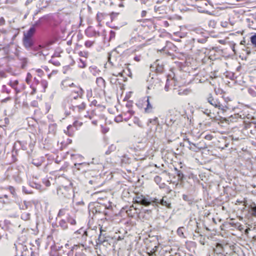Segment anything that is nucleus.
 <instances>
[{
  "label": "nucleus",
  "mask_w": 256,
  "mask_h": 256,
  "mask_svg": "<svg viewBox=\"0 0 256 256\" xmlns=\"http://www.w3.org/2000/svg\"><path fill=\"white\" fill-rule=\"evenodd\" d=\"M134 202L144 206H148L150 204L154 206L155 205H158V204H160L168 208H172L171 203L167 200L166 197H163L162 198L159 200L156 198H152L149 196L146 198L144 196L140 195L136 198Z\"/></svg>",
  "instance_id": "1"
},
{
  "label": "nucleus",
  "mask_w": 256,
  "mask_h": 256,
  "mask_svg": "<svg viewBox=\"0 0 256 256\" xmlns=\"http://www.w3.org/2000/svg\"><path fill=\"white\" fill-rule=\"evenodd\" d=\"M22 43L24 48L28 50H32L34 52H37L44 48V46L40 44L36 46L34 38L23 36Z\"/></svg>",
  "instance_id": "2"
},
{
  "label": "nucleus",
  "mask_w": 256,
  "mask_h": 256,
  "mask_svg": "<svg viewBox=\"0 0 256 256\" xmlns=\"http://www.w3.org/2000/svg\"><path fill=\"white\" fill-rule=\"evenodd\" d=\"M207 101L215 108L221 110L222 112H226L228 109L226 104H221L218 99L214 98L211 94H209L207 98Z\"/></svg>",
  "instance_id": "3"
},
{
  "label": "nucleus",
  "mask_w": 256,
  "mask_h": 256,
  "mask_svg": "<svg viewBox=\"0 0 256 256\" xmlns=\"http://www.w3.org/2000/svg\"><path fill=\"white\" fill-rule=\"evenodd\" d=\"M84 91L80 88H77L76 90L72 92L64 100H67V102H72V100H76L81 102L82 100V96Z\"/></svg>",
  "instance_id": "4"
},
{
  "label": "nucleus",
  "mask_w": 256,
  "mask_h": 256,
  "mask_svg": "<svg viewBox=\"0 0 256 256\" xmlns=\"http://www.w3.org/2000/svg\"><path fill=\"white\" fill-rule=\"evenodd\" d=\"M80 103V102L74 100L72 102H69L68 104L67 100H64L63 106L66 110L65 112L66 114H70L72 111L74 112Z\"/></svg>",
  "instance_id": "5"
},
{
  "label": "nucleus",
  "mask_w": 256,
  "mask_h": 256,
  "mask_svg": "<svg viewBox=\"0 0 256 256\" xmlns=\"http://www.w3.org/2000/svg\"><path fill=\"white\" fill-rule=\"evenodd\" d=\"M182 118H185V117L184 118L182 116H180L178 117L175 116L173 118H168L166 122V125L168 126H176L178 125L179 121Z\"/></svg>",
  "instance_id": "6"
},
{
  "label": "nucleus",
  "mask_w": 256,
  "mask_h": 256,
  "mask_svg": "<svg viewBox=\"0 0 256 256\" xmlns=\"http://www.w3.org/2000/svg\"><path fill=\"white\" fill-rule=\"evenodd\" d=\"M57 194L60 197L66 198H70L71 196V194L69 192L68 190L66 187L58 188Z\"/></svg>",
  "instance_id": "7"
},
{
  "label": "nucleus",
  "mask_w": 256,
  "mask_h": 256,
  "mask_svg": "<svg viewBox=\"0 0 256 256\" xmlns=\"http://www.w3.org/2000/svg\"><path fill=\"white\" fill-rule=\"evenodd\" d=\"M246 21L250 28L256 30V15L252 14L250 18L246 19Z\"/></svg>",
  "instance_id": "8"
},
{
  "label": "nucleus",
  "mask_w": 256,
  "mask_h": 256,
  "mask_svg": "<svg viewBox=\"0 0 256 256\" xmlns=\"http://www.w3.org/2000/svg\"><path fill=\"white\" fill-rule=\"evenodd\" d=\"M36 32V28L31 26L26 32H24V36L26 38H34V36Z\"/></svg>",
  "instance_id": "9"
},
{
  "label": "nucleus",
  "mask_w": 256,
  "mask_h": 256,
  "mask_svg": "<svg viewBox=\"0 0 256 256\" xmlns=\"http://www.w3.org/2000/svg\"><path fill=\"white\" fill-rule=\"evenodd\" d=\"M100 178L98 176L97 177L92 176V179L88 181V183L91 185H94V187H98L100 186V182L98 180H100Z\"/></svg>",
  "instance_id": "10"
},
{
  "label": "nucleus",
  "mask_w": 256,
  "mask_h": 256,
  "mask_svg": "<svg viewBox=\"0 0 256 256\" xmlns=\"http://www.w3.org/2000/svg\"><path fill=\"white\" fill-rule=\"evenodd\" d=\"M79 246L78 245H74L72 246H71L70 249L68 250L66 252H65V254L66 256H74V252L75 254L76 252V250L78 248Z\"/></svg>",
  "instance_id": "11"
},
{
  "label": "nucleus",
  "mask_w": 256,
  "mask_h": 256,
  "mask_svg": "<svg viewBox=\"0 0 256 256\" xmlns=\"http://www.w3.org/2000/svg\"><path fill=\"white\" fill-rule=\"evenodd\" d=\"M90 165L89 163L87 162H82V163H76L74 164V168L78 170H80L82 169L87 168Z\"/></svg>",
  "instance_id": "12"
},
{
  "label": "nucleus",
  "mask_w": 256,
  "mask_h": 256,
  "mask_svg": "<svg viewBox=\"0 0 256 256\" xmlns=\"http://www.w3.org/2000/svg\"><path fill=\"white\" fill-rule=\"evenodd\" d=\"M213 250L217 254H222L224 252V248L221 244L217 243Z\"/></svg>",
  "instance_id": "13"
},
{
  "label": "nucleus",
  "mask_w": 256,
  "mask_h": 256,
  "mask_svg": "<svg viewBox=\"0 0 256 256\" xmlns=\"http://www.w3.org/2000/svg\"><path fill=\"white\" fill-rule=\"evenodd\" d=\"M174 170L176 172L175 174L178 176V180L182 182L185 179L183 172L176 168H174Z\"/></svg>",
  "instance_id": "14"
},
{
  "label": "nucleus",
  "mask_w": 256,
  "mask_h": 256,
  "mask_svg": "<svg viewBox=\"0 0 256 256\" xmlns=\"http://www.w3.org/2000/svg\"><path fill=\"white\" fill-rule=\"evenodd\" d=\"M17 58L21 61L22 65L21 66L22 68H24L28 62V58L22 56L20 54H16Z\"/></svg>",
  "instance_id": "15"
},
{
  "label": "nucleus",
  "mask_w": 256,
  "mask_h": 256,
  "mask_svg": "<svg viewBox=\"0 0 256 256\" xmlns=\"http://www.w3.org/2000/svg\"><path fill=\"white\" fill-rule=\"evenodd\" d=\"M86 250L84 248V246H79L74 256H86L85 252Z\"/></svg>",
  "instance_id": "16"
},
{
  "label": "nucleus",
  "mask_w": 256,
  "mask_h": 256,
  "mask_svg": "<svg viewBox=\"0 0 256 256\" xmlns=\"http://www.w3.org/2000/svg\"><path fill=\"white\" fill-rule=\"evenodd\" d=\"M166 7L165 6H155L154 10L156 12H158L159 14H162L166 13Z\"/></svg>",
  "instance_id": "17"
},
{
  "label": "nucleus",
  "mask_w": 256,
  "mask_h": 256,
  "mask_svg": "<svg viewBox=\"0 0 256 256\" xmlns=\"http://www.w3.org/2000/svg\"><path fill=\"white\" fill-rule=\"evenodd\" d=\"M184 140L187 142L188 144L190 146L189 148L190 150L194 152H196L199 150V148L198 147L197 145L196 144L191 142L188 138L184 139Z\"/></svg>",
  "instance_id": "18"
},
{
  "label": "nucleus",
  "mask_w": 256,
  "mask_h": 256,
  "mask_svg": "<svg viewBox=\"0 0 256 256\" xmlns=\"http://www.w3.org/2000/svg\"><path fill=\"white\" fill-rule=\"evenodd\" d=\"M150 96H147V104L146 108H144V111L146 113H150L152 111V106L150 102Z\"/></svg>",
  "instance_id": "19"
},
{
  "label": "nucleus",
  "mask_w": 256,
  "mask_h": 256,
  "mask_svg": "<svg viewBox=\"0 0 256 256\" xmlns=\"http://www.w3.org/2000/svg\"><path fill=\"white\" fill-rule=\"evenodd\" d=\"M96 83L98 86L100 88L105 87V80L102 77L97 78L96 79Z\"/></svg>",
  "instance_id": "20"
},
{
  "label": "nucleus",
  "mask_w": 256,
  "mask_h": 256,
  "mask_svg": "<svg viewBox=\"0 0 256 256\" xmlns=\"http://www.w3.org/2000/svg\"><path fill=\"white\" fill-rule=\"evenodd\" d=\"M107 238L104 236L102 234V232H100L98 238L97 244H104L105 242H108Z\"/></svg>",
  "instance_id": "21"
},
{
  "label": "nucleus",
  "mask_w": 256,
  "mask_h": 256,
  "mask_svg": "<svg viewBox=\"0 0 256 256\" xmlns=\"http://www.w3.org/2000/svg\"><path fill=\"white\" fill-rule=\"evenodd\" d=\"M75 234H82V238L84 239H86L88 236L87 231L86 230L84 229V228H80L78 230L75 232Z\"/></svg>",
  "instance_id": "22"
},
{
  "label": "nucleus",
  "mask_w": 256,
  "mask_h": 256,
  "mask_svg": "<svg viewBox=\"0 0 256 256\" xmlns=\"http://www.w3.org/2000/svg\"><path fill=\"white\" fill-rule=\"evenodd\" d=\"M18 80H14V81H10V86L13 88L16 92V93H18L20 92V90L18 88Z\"/></svg>",
  "instance_id": "23"
},
{
  "label": "nucleus",
  "mask_w": 256,
  "mask_h": 256,
  "mask_svg": "<svg viewBox=\"0 0 256 256\" xmlns=\"http://www.w3.org/2000/svg\"><path fill=\"white\" fill-rule=\"evenodd\" d=\"M47 18V16H44V17H42L38 19L37 21H36L34 24L32 26H34V28L36 26H40L43 22L44 20H46Z\"/></svg>",
  "instance_id": "24"
},
{
  "label": "nucleus",
  "mask_w": 256,
  "mask_h": 256,
  "mask_svg": "<svg viewBox=\"0 0 256 256\" xmlns=\"http://www.w3.org/2000/svg\"><path fill=\"white\" fill-rule=\"evenodd\" d=\"M182 199L184 201L188 202L189 205H191L194 202L193 198H192V197L186 194L182 195Z\"/></svg>",
  "instance_id": "25"
},
{
  "label": "nucleus",
  "mask_w": 256,
  "mask_h": 256,
  "mask_svg": "<svg viewBox=\"0 0 256 256\" xmlns=\"http://www.w3.org/2000/svg\"><path fill=\"white\" fill-rule=\"evenodd\" d=\"M90 72H92V74L94 76L98 75L99 72H100V71L98 69L97 67L96 66H90Z\"/></svg>",
  "instance_id": "26"
},
{
  "label": "nucleus",
  "mask_w": 256,
  "mask_h": 256,
  "mask_svg": "<svg viewBox=\"0 0 256 256\" xmlns=\"http://www.w3.org/2000/svg\"><path fill=\"white\" fill-rule=\"evenodd\" d=\"M67 222V220H61L59 222V226H60L62 230H66L68 228Z\"/></svg>",
  "instance_id": "27"
},
{
  "label": "nucleus",
  "mask_w": 256,
  "mask_h": 256,
  "mask_svg": "<svg viewBox=\"0 0 256 256\" xmlns=\"http://www.w3.org/2000/svg\"><path fill=\"white\" fill-rule=\"evenodd\" d=\"M202 112L206 115L212 118L213 117L214 114H212L211 112V110H208V108H204V109L202 108Z\"/></svg>",
  "instance_id": "28"
},
{
  "label": "nucleus",
  "mask_w": 256,
  "mask_h": 256,
  "mask_svg": "<svg viewBox=\"0 0 256 256\" xmlns=\"http://www.w3.org/2000/svg\"><path fill=\"white\" fill-rule=\"evenodd\" d=\"M30 214L29 212H24L21 214V218L24 220H28L30 219Z\"/></svg>",
  "instance_id": "29"
},
{
  "label": "nucleus",
  "mask_w": 256,
  "mask_h": 256,
  "mask_svg": "<svg viewBox=\"0 0 256 256\" xmlns=\"http://www.w3.org/2000/svg\"><path fill=\"white\" fill-rule=\"evenodd\" d=\"M86 104L82 100L76 108L78 110V112H80L84 110L86 108Z\"/></svg>",
  "instance_id": "30"
},
{
  "label": "nucleus",
  "mask_w": 256,
  "mask_h": 256,
  "mask_svg": "<svg viewBox=\"0 0 256 256\" xmlns=\"http://www.w3.org/2000/svg\"><path fill=\"white\" fill-rule=\"evenodd\" d=\"M116 150V146L114 144L110 145L108 150L106 152V154H110L112 152H114Z\"/></svg>",
  "instance_id": "31"
},
{
  "label": "nucleus",
  "mask_w": 256,
  "mask_h": 256,
  "mask_svg": "<svg viewBox=\"0 0 256 256\" xmlns=\"http://www.w3.org/2000/svg\"><path fill=\"white\" fill-rule=\"evenodd\" d=\"M250 41L252 45L256 48V33L250 37Z\"/></svg>",
  "instance_id": "32"
},
{
  "label": "nucleus",
  "mask_w": 256,
  "mask_h": 256,
  "mask_svg": "<svg viewBox=\"0 0 256 256\" xmlns=\"http://www.w3.org/2000/svg\"><path fill=\"white\" fill-rule=\"evenodd\" d=\"M250 208L252 211V215L256 218V204L252 203L250 205Z\"/></svg>",
  "instance_id": "33"
},
{
  "label": "nucleus",
  "mask_w": 256,
  "mask_h": 256,
  "mask_svg": "<svg viewBox=\"0 0 256 256\" xmlns=\"http://www.w3.org/2000/svg\"><path fill=\"white\" fill-rule=\"evenodd\" d=\"M67 222L70 224L71 225L74 226L76 224V221L72 217L68 216L66 218Z\"/></svg>",
  "instance_id": "34"
},
{
  "label": "nucleus",
  "mask_w": 256,
  "mask_h": 256,
  "mask_svg": "<svg viewBox=\"0 0 256 256\" xmlns=\"http://www.w3.org/2000/svg\"><path fill=\"white\" fill-rule=\"evenodd\" d=\"M78 66L80 68H84L86 66V61L82 58L79 59Z\"/></svg>",
  "instance_id": "35"
},
{
  "label": "nucleus",
  "mask_w": 256,
  "mask_h": 256,
  "mask_svg": "<svg viewBox=\"0 0 256 256\" xmlns=\"http://www.w3.org/2000/svg\"><path fill=\"white\" fill-rule=\"evenodd\" d=\"M61 248L64 254H65V252H66L68 250H69L71 248V247H70V244H65L64 246H62Z\"/></svg>",
  "instance_id": "36"
},
{
  "label": "nucleus",
  "mask_w": 256,
  "mask_h": 256,
  "mask_svg": "<svg viewBox=\"0 0 256 256\" xmlns=\"http://www.w3.org/2000/svg\"><path fill=\"white\" fill-rule=\"evenodd\" d=\"M248 92L252 97H256V91L252 88H249L248 89Z\"/></svg>",
  "instance_id": "37"
},
{
  "label": "nucleus",
  "mask_w": 256,
  "mask_h": 256,
  "mask_svg": "<svg viewBox=\"0 0 256 256\" xmlns=\"http://www.w3.org/2000/svg\"><path fill=\"white\" fill-rule=\"evenodd\" d=\"M190 90H189V89L186 88V89L184 90H182V91H180H180L178 92V94L179 95H182V94H184V95H187V94H190Z\"/></svg>",
  "instance_id": "38"
},
{
  "label": "nucleus",
  "mask_w": 256,
  "mask_h": 256,
  "mask_svg": "<svg viewBox=\"0 0 256 256\" xmlns=\"http://www.w3.org/2000/svg\"><path fill=\"white\" fill-rule=\"evenodd\" d=\"M149 123H151L154 124H156L158 123V118L156 117L154 118H150L148 120V124Z\"/></svg>",
  "instance_id": "39"
},
{
  "label": "nucleus",
  "mask_w": 256,
  "mask_h": 256,
  "mask_svg": "<svg viewBox=\"0 0 256 256\" xmlns=\"http://www.w3.org/2000/svg\"><path fill=\"white\" fill-rule=\"evenodd\" d=\"M164 70V66L158 64L156 68V71L158 73H162Z\"/></svg>",
  "instance_id": "40"
},
{
  "label": "nucleus",
  "mask_w": 256,
  "mask_h": 256,
  "mask_svg": "<svg viewBox=\"0 0 256 256\" xmlns=\"http://www.w3.org/2000/svg\"><path fill=\"white\" fill-rule=\"evenodd\" d=\"M66 208H62L60 210L58 216H64L66 214Z\"/></svg>",
  "instance_id": "41"
},
{
  "label": "nucleus",
  "mask_w": 256,
  "mask_h": 256,
  "mask_svg": "<svg viewBox=\"0 0 256 256\" xmlns=\"http://www.w3.org/2000/svg\"><path fill=\"white\" fill-rule=\"evenodd\" d=\"M78 54L80 56L87 58L88 56V52H79Z\"/></svg>",
  "instance_id": "42"
},
{
  "label": "nucleus",
  "mask_w": 256,
  "mask_h": 256,
  "mask_svg": "<svg viewBox=\"0 0 256 256\" xmlns=\"http://www.w3.org/2000/svg\"><path fill=\"white\" fill-rule=\"evenodd\" d=\"M134 122L138 126L142 127L141 122L138 118L135 117L134 118Z\"/></svg>",
  "instance_id": "43"
},
{
  "label": "nucleus",
  "mask_w": 256,
  "mask_h": 256,
  "mask_svg": "<svg viewBox=\"0 0 256 256\" xmlns=\"http://www.w3.org/2000/svg\"><path fill=\"white\" fill-rule=\"evenodd\" d=\"M8 189L13 196H15L16 194L15 189L13 186H9Z\"/></svg>",
  "instance_id": "44"
},
{
  "label": "nucleus",
  "mask_w": 256,
  "mask_h": 256,
  "mask_svg": "<svg viewBox=\"0 0 256 256\" xmlns=\"http://www.w3.org/2000/svg\"><path fill=\"white\" fill-rule=\"evenodd\" d=\"M183 229H184V228H179L177 230V233H178V235L180 236H184V232L182 231Z\"/></svg>",
  "instance_id": "45"
},
{
  "label": "nucleus",
  "mask_w": 256,
  "mask_h": 256,
  "mask_svg": "<svg viewBox=\"0 0 256 256\" xmlns=\"http://www.w3.org/2000/svg\"><path fill=\"white\" fill-rule=\"evenodd\" d=\"M32 78V76L30 73L27 74V76L26 79V81L27 82V84H30V81L31 80V78Z\"/></svg>",
  "instance_id": "46"
},
{
  "label": "nucleus",
  "mask_w": 256,
  "mask_h": 256,
  "mask_svg": "<svg viewBox=\"0 0 256 256\" xmlns=\"http://www.w3.org/2000/svg\"><path fill=\"white\" fill-rule=\"evenodd\" d=\"M169 82H170L169 79L167 78L166 84L164 86V90L166 92H168L169 90V86H170Z\"/></svg>",
  "instance_id": "47"
},
{
  "label": "nucleus",
  "mask_w": 256,
  "mask_h": 256,
  "mask_svg": "<svg viewBox=\"0 0 256 256\" xmlns=\"http://www.w3.org/2000/svg\"><path fill=\"white\" fill-rule=\"evenodd\" d=\"M50 62L52 64L56 66H60V62L58 61H56L54 60L53 58H52L50 60Z\"/></svg>",
  "instance_id": "48"
},
{
  "label": "nucleus",
  "mask_w": 256,
  "mask_h": 256,
  "mask_svg": "<svg viewBox=\"0 0 256 256\" xmlns=\"http://www.w3.org/2000/svg\"><path fill=\"white\" fill-rule=\"evenodd\" d=\"M93 42L90 40H87L85 42L84 45L87 48H90L92 46Z\"/></svg>",
  "instance_id": "49"
},
{
  "label": "nucleus",
  "mask_w": 256,
  "mask_h": 256,
  "mask_svg": "<svg viewBox=\"0 0 256 256\" xmlns=\"http://www.w3.org/2000/svg\"><path fill=\"white\" fill-rule=\"evenodd\" d=\"M94 172L92 170H88L84 172V176L86 178H88L90 176L92 175V174Z\"/></svg>",
  "instance_id": "50"
},
{
  "label": "nucleus",
  "mask_w": 256,
  "mask_h": 256,
  "mask_svg": "<svg viewBox=\"0 0 256 256\" xmlns=\"http://www.w3.org/2000/svg\"><path fill=\"white\" fill-rule=\"evenodd\" d=\"M116 36V32L111 30L110 32V40L114 38Z\"/></svg>",
  "instance_id": "51"
},
{
  "label": "nucleus",
  "mask_w": 256,
  "mask_h": 256,
  "mask_svg": "<svg viewBox=\"0 0 256 256\" xmlns=\"http://www.w3.org/2000/svg\"><path fill=\"white\" fill-rule=\"evenodd\" d=\"M197 42L199 43L204 44L206 42V38H198Z\"/></svg>",
  "instance_id": "52"
},
{
  "label": "nucleus",
  "mask_w": 256,
  "mask_h": 256,
  "mask_svg": "<svg viewBox=\"0 0 256 256\" xmlns=\"http://www.w3.org/2000/svg\"><path fill=\"white\" fill-rule=\"evenodd\" d=\"M114 120L116 122H120L122 121V117L120 115H119L115 118Z\"/></svg>",
  "instance_id": "53"
},
{
  "label": "nucleus",
  "mask_w": 256,
  "mask_h": 256,
  "mask_svg": "<svg viewBox=\"0 0 256 256\" xmlns=\"http://www.w3.org/2000/svg\"><path fill=\"white\" fill-rule=\"evenodd\" d=\"M113 53H114V52H112L111 53H110L108 54V62H109L110 64H112V66L114 65V63L111 60V56Z\"/></svg>",
  "instance_id": "54"
},
{
  "label": "nucleus",
  "mask_w": 256,
  "mask_h": 256,
  "mask_svg": "<svg viewBox=\"0 0 256 256\" xmlns=\"http://www.w3.org/2000/svg\"><path fill=\"white\" fill-rule=\"evenodd\" d=\"M22 189L23 192H24L26 194H30L32 193V192L28 191V190H27L26 188L24 186H22Z\"/></svg>",
  "instance_id": "55"
},
{
  "label": "nucleus",
  "mask_w": 256,
  "mask_h": 256,
  "mask_svg": "<svg viewBox=\"0 0 256 256\" xmlns=\"http://www.w3.org/2000/svg\"><path fill=\"white\" fill-rule=\"evenodd\" d=\"M32 162L33 164H34V166H40L42 164V162H34V160H32Z\"/></svg>",
  "instance_id": "56"
},
{
  "label": "nucleus",
  "mask_w": 256,
  "mask_h": 256,
  "mask_svg": "<svg viewBox=\"0 0 256 256\" xmlns=\"http://www.w3.org/2000/svg\"><path fill=\"white\" fill-rule=\"evenodd\" d=\"M30 105L33 107H37L38 106V102L36 100H34L30 103Z\"/></svg>",
  "instance_id": "57"
},
{
  "label": "nucleus",
  "mask_w": 256,
  "mask_h": 256,
  "mask_svg": "<svg viewBox=\"0 0 256 256\" xmlns=\"http://www.w3.org/2000/svg\"><path fill=\"white\" fill-rule=\"evenodd\" d=\"M134 112L132 110H128L126 112V114H128L130 117H131L134 114Z\"/></svg>",
  "instance_id": "58"
},
{
  "label": "nucleus",
  "mask_w": 256,
  "mask_h": 256,
  "mask_svg": "<svg viewBox=\"0 0 256 256\" xmlns=\"http://www.w3.org/2000/svg\"><path fill=\"white\" fill-rule=\"evenodd\" d=\"M160 180H161V178H160L159 176H156L154 178V181H155L157 184H158V182H160Z\"/></svg>",
  "instance_id": "59"
},
{
  "label": "nucleus",
  "mask_w": 256,
  "mask_h": 256,
  "mask_svg": "<svg viewBox=\"0 0 256 256\" xmlns=\"http://www.w3.org/2000/svg\"><path fill=\"white\" fill-rule=\"evenodd\" d=\"M141 59V56H136L134 58V60L136 62H140Z\"/></svg>",
  "instance_id": "60"
},
{
  "label": "nucleus",
  "mask_w": 256,
  "mask_h": 256,
  "mask_svg": "<svg viewBox=\"0 0 256 256\" xmlns=\"http://www.w3.org/2000/svg\"><path fill=\"white\" fill-rule=\"evenodd\" d=\"M41 83H42V84L44 88V90L48 86V83H47L46 81L42 80V81Z\"/></svg>",
  "instance_id": "61"
},
{
  "label": "nucleus",
  "mask_w": 256,
  "mask_h": 256,
  "mask_svg": "<svg viewBox=\"0 0 256 256\" xmlns=\"http://www.w3.org/2000/svg\"><path fill=\"white\" fill-rule=\"evenodd\" d=\"M24 206H25V208L27 209L28 208V207L30 206V202H26V201L24 200Z\"/></svg>",
  "instance_id": "62"
},
{
  "label": "nucleus",
  "mask_w": 256,
  "mask_h": 256,
  "mask_svg": "<svg viewBox=\"0 0 256 256\" xmlns=\"http://www.w3.org/2000/svg\"><path fill=\"white\" fill-rule=\"evenodd\" d=\"M17 0H6L5 3L6 4H14L16 2Z\"/></svg>",
  "instance_id": "63"
},
{
  "label": "nucleus",
  "mask_w": 256,
  "mask_h": 256,
  "mask_svg": "<svg viewBox=\"0 0 256 256\" xmlns=\"http://www.w3.org/2000/svg\"><path fill=\"white\" fill-rule=\"evenodd\" d=\"M118 14V13L112 12L110 14V17H111L112 20V19L114 18H115L116 16Z\"/></svg>",
  "instance_id": "64"
}]
</instances>
